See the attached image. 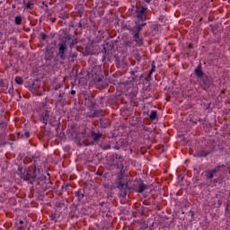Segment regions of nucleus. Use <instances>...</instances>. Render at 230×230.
I'll list each match as a JSON object with an SVG mask.
<instances>
[{
  "label": "nucleus",
  "mask_w": 230,
  "mask_h": 230,
  "mask_svg": "<svg viewBox=\"0 0 230 230\" xmlns=\"http://www.w3.org/2000/svg\"><path fill=\"white\" fill-rule=\"evenodd\" d=\"M18 173L20 174L21 179H23V181H31V184H33L37 179V166L32 164L25 169H22V167L19 166Z\"/></svg>",
  "instance_id": "1"
},
{
  "label": "nucleus",
  "mask_w": 230,
  "mask_h": 230,
  "mask_svg": "<svg viewBox=\"0 0 230 230\" xmlns=\"http://www.w3.org/2000/svg\"><path fill=\"white\" fill-rule=\"evenodd\" d=\"M194 73L198 78L201 80V87L204 91H208L211 85H213V77L207 75L202 71V64L199 63L197 68L194 70Z\"/></svg>",
  "instance_id": "2"
},
{
  "label": "nucleus",
  "mask_w": 230,
  "mask_h": 230,
  "mask_svg": "<svg viewBox=\"0 0 230 230\" xmlns=\"http://www.w3.org/2000/svg\"><path fill=\"white\" fill-rule=\"evenodd\" d=\"M116 184L119 190V195L125 199V197H127V194L130 190V188H128V181L125 180L123 178V175L120 174L119 177V181L116 182Z\"/></svg>",
  "instance_id": "3"
},
{
  "label": "nucleus",
  "mask_w": 230,
  "mask_h": 230,
  "mask_svg": "<svg viewBox=\"0 0 230 230\" xmlns=\"http://www.w3.org/2000/svg\"><path fill=\"white\" fill-rule=\"evenodd\" d=\"M148 12V7L145 5L136 6V10L133 13L134 17H137L138 21H146V13Z\"/></svg>",
  "instance_id": "4"
},
{
  "label": "nucleus",
  "mask_w": 230,
  "mask_h": 230,
  "mask_svg": "<svg viewBox=\"0 0 230 230\" xmlns=\"http://www.w3.org/2000/svg\"><path fill=\"white\" fill-rule=\"evenodd\" d=\"M214 152H215V146L207 145L205 146V147L197 151L194 155V157H208V155H210V154H213Z\"/></svg>",
  "instance_id": "5"
},
{
  "label": "nucleus",
  "mask_w": 230,
  "mask_h": 230,
  "mask_svg": "<svg viewBox=\"0 0 230 230\" xmlns=\"http://www.w3.org/2000/svg\"><path fill=\"white\" fill-rule=\"evenodd\" d=\"M67 51V41H62L58 44V52L57 54V57L60 58V60H66L67 58V55H66V52Z\"/></svg>",
  "instance_id": "6"
},
{
  "label": "nucleus",
  "mask_w": 230,
  "mask_h": 230,
  "mask_svg": "<svg viewBox=\"0 0 230 230\" xmlns=\"http://www.w3.org/2000/svg\"><path fill=\"white\" fill-rule=\"evenodd\" d=\"M220 168H226V165L225 164H222V165H217L216 166L214 169L212 170H207L205 171V176L211 180L215 177H217V175H218V172H220Z\"/></svg>",
  "instance_id": "7"
},
{
  "label": "nucleus",
  "mask_w": 230,
  "mask_h": 230,
  "mask_svg": "<svg viewBox=\"0 0 230 230\" xmlns=\"http://www.w3.org/2000/svg\"><path fill=\"white\" fill-rule=\"evenodd\" d=\"M53 52L51 50H47L45 52V66L46 67H55V65H53Z\"/></svg>",
  "instance_id": "8"
},
{
  "label": "nucleus",
  "mask_w": 230,
  "mask_h": 230,
  "mask_svg": "<svg viewBox=\"0 0 230 230\" xmlns=\"http://www.w3.org/2000/svg\"><path fill=\"white\" fill-rule=\"evenodd\" d=\"M44 181V191H53V182H51V178L50 177H43Z\"/></svg>",
  "instance_id": "9"
},
{
  "label": "nucleus",
  "mask_w": 230,
  "mask_h": 230,
  "mask_svg": "<svg viewBox=\"0 0 230 230\" xmlns=\"http://www.w3.org/2000/svg\"><path fill=\"white\" fill-rule=\"evenodd\" d=\"M85 100V105L88 107V109H95L96 107V102H94V98L93 96L87 95L84 97Z\"/></svg>",
  "instance_id": "10"
},
{
  "label": "nucleus",
  "mask_w": 230,
  "mask_h": 230,
  "mask_svg": "<svg viewBox=\"0 0 230 230\" xmlns=\"http://www.w3.org/2000/svg\"><path fill=\"white\" fill-rule=\"evenodd\" d=\"M40 121H42L44 125H48V121H49V111H45L41 114Z\"/></svg>",
  "instance_id": "11"
},
{
  "label": "nucleus",
  "mask_w": 230,
  "mask_h": 230,
  "mask_svg": "<svg viewBox=\"0 0 230 230\" xmlns=\"http://www.w3.org/2000/svg\"><path fill=\"white\" fill-rule=\"evenodd\" d=\"M75 197L78 199V202H82L84 197H85V190L79 189L77 191H75Z\"/></svg>",
  "instance_id": "12"
},
{
  "label": "nucleus",
  "mask_w": 230,
  "mask_h": 230,
  "mask_svg": "<svg viewBox=\"0 0 230 230\" xmlns=\"http://www.w3.org/2000/svg\"><path fill=\"white\" fill-rule=\"evenodd\" d=\"M100 125L102 128H107V127H111V119L102 118L100 119Z\"/></svg>",
  "instance_id": "13"
},
{
  "label": "nucleus",
  "mask_w": 230,
  "mask_h": 230,
  "mask_svg": "<svg viewBox=\"0 0 230 230\" xmlns=\"http://www.w3.org/2000/svg\"><path fill=\"white\" fill-rule=\"evenodd\" d=\"M139 33H135L133 36V39L135 42L137 44V46H143V37L140 36Z\"/></svg>",
  "instance_id": "14"
},
{
  "label": "nucleus",
  "mask_w": 230,
  "mask_h": 230,
  "mask_svg": "<svg viewBox=\"0 0 230 230\" xmlns=\"http://www.w3.org/2000/svg\"><path fill=\"white\" fill-rule=\"evenodd\" d=\"M102 136H103L102 133H96V132H94V130L91 131V137H92V139H93V141H96V142L100 141V139H102Z\"/></svg>",
  "instance_id": "15"
},
{
  "label": "nucleus",
  "mask_w": 230,
  "mask_h": 230,
  "mask_svg": "<svg viewBox=\"0 0 230 230\" xmlns=\"http://www.w3.org/2000/svg\"><path fill=\"white\" fill-rule=\"evenodd\" d=\"M112 46L111 45H106L103 47L102 49V53H103V60H105L106 58H109V54L111 53L110 49H107V48H111Z\"/></svg>",
  "instance_id": "16"
},
{
  "label": "nucleus",
  "mask_w": 230,
  "mask_h": 230,
  "mask_svg": "<svg viewBox=\"0 0 230 230\" xmlns=\"http://www.w3.org/2000/svg\"><path fill=\"white\" fill-rule=\"evenodd\" d=\"M153 73H155V62L153 61L152 63V68L148 73V76L145 78V80H146L147 82H149V80H151L152 78V75Z\"/></svg>",
  "instance_id": "17"
},
{
  "label": "nucleus",
  "mask_w": 230,
  "mask_h": 230,
  "mask_svg": "<svg viewBox=\"0 0 230 230\" xmlns=\"http://www.w3.org/2000/svg\"><path fill=\"white\" fill-rule=\"evenodd\" d=\"M60 58L58 56L54 58V63H52V66H55V67H57V66H62L64 64V60H60Z\"/></svg>",
  "instance_id": "18"
},
{
  "label": "nucleus",
  "mask_w": 230,
  "mask_h": 230,
  "mask_svg": "<svg viewBox=\"0 0 230 230\" xmlns=\"http://www.w3.org/2000/svg\"><path fill=\"white\" fill-rule=\"evenodd\" d=\"M146 190V185L143 183V181H141L138 183V190L137 191V193H143V191H145Z\"/></svg>",
  "instance_id": "19"
},
{
  "label": "nucleus",
  "mask_w": 230,
  "mask_h": 230,
  "mask_svg": "<svg viewBox=\"0 0 230 230\" xmlns=\"http://www.w3.org/2000/svg\"><path fill=\"white\" fill-rule=\"evenodd\" d=\"M23 4L25 6V8L27 10H33L35 4L31 3V2H28L26 3V0H23Z\"/></svg>",
  "instance_id": "20"
},
{
  "label": "nucleus",
  "mask_w": 230,
  "mask_h": 230,
  "mask_svg": "<svg viewBox=\"0 0 230 230\" xmlns=\"http://www.w3.org/2000/svg\"><path fill=\"white\" fill-rule=\"evenodd\" d=\"M14 22L15 24H17V26H21V24H22V16L21 15L16 16Z\"/></svg>",
  "instance_id": "21"
},
{
  "label": "nucleus",
  "mask_w": 230,
  "mask_h": 230,
  "mask_svg": "<svg viewBox=\"0 0 230 230\" xmlns=\"http://www.w3.org/2000/svg\"><path fill=\"white\" fill-rule=\"evenodd\" d=\"M141 30H143V27L140 24L134 27V32L138 33V35H141Z\"/></svg>",
  "instance_id": "22"
},
{
  "label": "nucleus",
  "mask_w": 230,
  "mask_h": 230,
  "mask_svg": "<svg viewBox=\"0 0 230 230\" xmlns=\"http://www.w3.org/2000/svg\"><path fill=\"white\" fill-rule=\"evenodd\" d=\"M145 229H148V225H146V223L145 222H140L138 224V230H145Z\"/></svg>",
  "instance_id": "23"
},
{
  "label": "nucleus",
  "mask_w": 230,
  "mask_h": 230,
  "mask_svg": "<svg viewBox=\"0 0 230 230\" xmlns=\"http://www.w3.org/2000/svg\"><path fill=\"white\" fill-rule=\"evenodd\" d=\"M100 116V111L98 110H94L93 112L88 115V118H98Z\"/></svg>",
  "instance_id": "24"
},
{
  "label": "nucleus",
  "mask_w": 230,
  "mask_h": 230,
  "mask_svg": "<svg viewBox=\"0 0 230 230\" xmlns=\"http://www.w3.org/2000/svg\"><path fill=\"white\" fill-rule=\"evenodd\" d=\"M149 118L151 121H154V119H157V111H152Z\"/></svg>",
  "instance_id": "25"
},
{
  "label": "nucleus",
  "mask_w": 230,
  "mask_h": 230,
  "mask_svg": "<svg viewBox=\"0 0 230 230\" xmlns=\"http://www.w3.org/2000/svg\"><path fill=\"white\" fill-rule=\"evenodd\" d=\"M14 80H15L16 84H18V85H22V84H23V82H24V81L22 79L21 76H16Z\"/></svg>",
  "instance_id": "26"
},
{
  "label": "nucleus",
  "mask_w": 230,
  "mask_h": 230,
  "mask_svg": "<svg viewBox=\"0 0 230 230\" xmlns=\"http://www.w3.org/2000/svg\"><path fill=\"white\" fill-rule=\"evenodd\" d=\"M66 93H59V95H58V102H59L60 103H64V95H65Z\"/></svg>",
  "instance_id": "27"
},
{
  "label": "nucleus",
  "mask_w": 230,
  "mask_h": 230,
  "mask_svg": "<svg viewBox=\"0 0 230 230\" xmlns=\"http://www.w3.org/2000/svg\"><path fill=\"white\" fill-rule=\"evenodd\" d=\"M5 139H6V137H5L4 133H0V141H1V143H6Z\"/></svg>",
  "instance_id": "28"
},
{
  "label": "nucleus",
  "mask_w": 230,
  "mask_h": 230,
  "mask_svg": "<svg viewBox=\"0 0 230 230\" xmlns=\"http://www.w3.org/2000/svg\"><path fill=\"white\" fill-rule=\"evenodd\" d=\"M76 44H78V40H76V39L73 40V41L70 43V48L71 49L75 48V46H76Z\"/></svg>",
  "instance_id": "29"
},
{
  "label": "nucleus",
  "mask_w": 230,
  "mask_h": 230,
  "mask_svg": "<svg viewBox=\"0 0 230 230\" xmlns=\"http://www.w3.org/2000/svg\"><path fill=\"white\" fill-rule=\"evenodd\" d=\"M103 75L95 77V82H97V84H102V82H103Z\"/></svg>",
  "instance_id": "30"
},
{
  "label": "nucleus",
  "mask_w": 230,
  "mask_h": 230,
  "mask_svg": "<svg viewBox=\"0 0 230 230\" xmlns=\"http://www.w3.org/2000/svg\"><path fill=\"white\" fill-rule=\"evenodd\" d=\"M102 150H111V145L107 144V145L102 146Z\"/></svg>",
  "instance_id": "31"
},
{
  "label": "nucleus",
  "mask_w": 230,
  "mask_h": 230,
  "mask_svg": "<svg viewBox=\"0 0 230 230\" xmlns=\"http://www.w3.org/2000/svg\"><path fill=\"white\" fill-rule=\"evenodd\" d=\"M0 128H6V122H0Z\"/></svg>",
  "instance_id": "32"
},
{
  "label": "nucleus",
  "mask_w": 230,
  "mask_h": 230,
  "mask_svg": "<svg viewBox=\"0 0 230 230\" xmlns=\"http://www.w3.org/2000/svg\"><path fill=\"white\" fill-rule=\"evenodd\" d=\"M125 46H128V48H131L132 47V41H126Z\"/></svg>",
  "instance_id": "33"
},
{
  "label": "nucleus",
  "mask_w": 230,
  "mask_h": 230,
  "mask_svg": "<svg viewBox=\"0 0 230 230\" xmlns=\"http://www.w3.org/2000/svg\"><path fill=\"white\" fill-rule=\"evenodd\" d=\"M135 58L137 61L141 60V55H139V53H137Z\"/></svg>",
  "instance_id": "34"
},
{
  "label": "nucleus",
  "mask_w": 230,
  "mask_h": 230,
  "mask_svg": "<svg viewBox=\"0 0 230 230\" xmlns=\"http://www.w3.org/2000/svg\"><path fill=\"white\" fill-rule=\"evenodd\" d=\"M75 27L80 28V30H82V22H79L78 23H76Z\"/></svg>",
  "instance_id": "35"
},
{
  "label": "nucleus",
  "mask_w": 230,
  "mask_h": 230,
  "mask_svg": "<svg viewBox=\"0 0 230 230\" xmlns=\"http://www.w3.org/2000/svg\"><path fill=\"white\" fill-rule=\"evenodd\" d=\"M48 35H46V34H42L41 33V40H47L48 39Z\"/></svg>",
  "instance_id": "36"
},
{
  "label": "nucleus",
  "mask_w": 230,
  "mask_h": 230,
  "mask_svg": "<svg viewBox=\"0 0 230 230\" xmlns=\"http://www.w3.org/2000/svg\"><path fill=\"white\" fill-rule=\"evenodd\" d=\"M23 137H25V139H28V137H30V132L26 131L23 135Z\"/></svg>",
  "instance_id": "37"
},
{
  "label": "nucleus",
  "mask_w": 230,
  "mask_h": 230,
  "mask_svg": "<svg viewBox=\"0 0 230 230\" xmlns=\"http://www.w3.org/2000/svg\"><path fill=\"white\" fill-rule=\"evenodd\" d=\"M0 87H4V80L0 79Z\"/></svg>",
  "instance_id": "38"
},
{
  "label": "nucleus",
  "mask_w": 230,
  "mask_h": 230,
  "mask_svg": "<svg viewBox=\"0 0 230 230\" xmlns=\"http://www.w3.org/2000/svg\"><path fill=\"white\" fill-rule=\"evenodd\" d=\"M60 87H61L60 84H57V85L55 86V91H58V89H60Z\"/></svg>",
  "instance_id": "39"
},
{
  "label": "nucleus",
  "mask_w": 230,
  "mask_h": 230,
  "mask_svg": "<svg viewBox=\"0 0 230 230\" xmlns=\"http://www.w3.org/2000/svg\"><path fill=\"white\" fill-rule=\"evenodd\" d=\"M115 158L116 159H121V155H118V154H115Z\"/></svg>",
  "instance_id": "40"
},
{
  "label": "nucleus",
  "mask_w": 230,
  "mask_h": 230,
  "mask_svg": "<svg viewBox=\"0 0 230 230\" xmlns=\"http://www.w3.org/2000/svg\"><path fill=\"white\" fill-rule=\"evenodd\" d=\"M188 48H189L190 49H193V44L190 43V44L188 46Z\"/></svg>",
  "instance_id": "41"
},
{
  "label": "nucleus",
  "mask_w": 230,
  "mask_h": 230,
  "mask_svg": "<svg viewBox=\"0 0 230 230\" xmlns=\"http://www.w3.org/2000/svg\"><path fill=\"white\" fill-rule=\"evenodd\" d=\"M70 93L73 94V95H75V94H76V91L72 90V91L70 92Z\"/></svg>",
  "instance_id": "42"
},
{
  "label": "nucleus",
  "mask_w": 230,
  "mask_h": 230,
  "mask_svg": "<svg viewBox=\"0 0 230 230\" xmlns=\"http://www.w3.org/2000/svg\"><path fill=\"white\" fill-rule=\"evenodd\" d=\"M119 148H120V147H119V146H118V145H116V146H114V149H115V150H119Z\"/></svg>",
  "instance_id": "43"
},
{
  "label": "nucleus",
  "mask_w": 230,
  "mask_h": 230,
  "mask_svg": "<svg viewBox=\"0 0 230 230\" xmlns=\"http://www.w3.org/2000/svg\"><path fill=\"white\" fill-rule=\"evenodd\" d=\"M140 25L143 28V27L146 26V22H142V23H140Z\"/></svg>",
  "instance_id": "44"
},
{
  "label": "nucleus",
  "mask_w": 230,
  "mask_h": 230,
  "mask_svg": "<svg viewBox=\"0 0 230 230\" xmlns=\"http://www.w3.org/2000/svg\"><path fill=\"white\" fill-rule=\"evenodd\" d=\"M70 58H76V54H72V55L70 56Z\"/></svg>",
  "instance_id": "45"
},
{
  "label": "nucleus",
  "mask_w": 230,
  "mask_h": 230,
  "mask_svg": "<svg viewBox=\"0 0 230 230\" xmlns=\"http://www.w3.org/2000/svg\"><path fill=\"white\" fill-rule=\"evenodd\" d=\"M190 121L193 123V125H197V120L190 119Z\"/></svg>",
  "instance_id": "46"
},
{
  "label": "nucleus",
  "mask_w": 230,
  "mask_h": 230,
  "mask_svg": "<svg viewBox=\"0 0 230 230\" xmlns=\"http://www.w3.org/2000/svg\"><path fill=\"white\" fill-rule=\"evenodd\" d=\"M17 230H24V227L22 226H19Z\"/></svg>",
  "instance_id": "47"
},
{
  "label": "nucleus",
  "mask_w": 230,
  "mask_h": 230,
  "mask_svg": "<svg viewBox=\"0 0 230 230\" xmlns=\"http://www.w3.org/2000/svg\"><path fill=\"white\" fill-rule=\"evenodd\" d=\"M146 3L150 4L152 3V0H144Z\"/></svg>",
  "instance_id": "48"
},
{
  "label": "nucleus",
  "mask_w": 230,
  "mask_h": 230,
  "mask_svg": "<svg viewBox=\"0 0 230 230\" xmlns=\"http://www.w3.org/2000/svg\"><path fill=\"white\" fill-rule=\"evenodd\" d=\"M19 224H20V226H22V224H24V221L20 220V221H19Z\"/></svg>",
  "instance_id": "49"
},
{
  "label": "nucleus",
  "mask_w": 230,
  "mask_h": 230,
  "mask_svg": "<svg viewBox=\"0 0 230 230\" xmlns=\"http://www.w3.org/2000/svg\"><path fill=\"white\" fill-rule=\"evenodd\" d=\"M130 75H136V72H135V71H131V72H130Z\"/></svg>",
  "instance_id": "50"
},
{
  "label": "nucleus",
  "mask_w": 230,
  "mask_h": 230,
  "mask_svg": "<svg viewBox=\"0 0 230 230\" xmlns=\"http://www.w3.org/2000/svg\"><path fill=\"white\" fill-rule=\"evenodd\" d=\"M67 188H69V184H66V185L65 186V190H67Z\"/></svg>",
  "instance_id": "51"
},
{
  "label": "nucleus",
  "mask_w": 230,
  "mask_h": 230,
  "mask_svg": "<svg viewBox=\"0 0 230 230\" xmlns=\"http://www.w3.org/2000/svg\"><path fill=\"white\" fill-rule=\"evenodd\" d=\"M104 204H105V202H101V203H99V206L103 207Z\"/></svg>",
  "instance_id": "52"
},
{
  "label": "nucleus",
  "mask_w": 230,
  "mask_h": 230,
  "mask_svg": "<svg viewBox=\"0 0 230 230\" xmlns=\"http://www.w3.org/2000/svg\"><path fill=\"white\" fill-rule=\"evenodd\" d=\"M83 143H84V146H89L88 143H85L84 141H83Z\"/></svg>",
  "instance_id": "53"
},
{
  "label": "nucleus",
  "mask_w": 230,
  "mask_h": 230,
  "mask_svg": "<svg viewBox=\"0 0 230 230\" xmlns=\"http://www.w3.org/2000/svg\"><path fill=\"white\" fill-rule=\"evenodd\" d=\"M2 145L4 146V145H6V143H2V142L0 141V146H1Z\"/></svg>",
  "instance_id": "54"
},
{
  "label": "nucleus",
  "mask_w": 230,
  "mask_h": 230,
  "mask_svg": "<svg viewBox=\"0 0 230 230\" xmlns=\"http://www.w3.org/2000/svg\"><path fill=\"white\" fill-rule=\"evenodd\" d=\"M42 4H44V6H48V4H46V2H42Z\"/></svg>",
  "instance_id": "55"
},
{
  "label": "nucleus",
  "mask_w": 230,
  "mask_h": 230,
  "mask_svg": "<svg viewBox=\"0 0 230 230\" xmlns=\"http://www.w3.org/2000/svg\"><path fill=\"white\" fill-rule=\"evenodd\" d=\"M12 91H13V88L9 89V93H12Z\"/></svg>",
  "instance_id": "56"
},
{
  "label": "nucleus",
  "mask_w": 230,
  "mask_h": 230,
  "mask_svg": "<svg viewBox=\"0 0 230 230\" xmlns=\"http://www.w3.org/2000/svg\"><path fill=\"white\" fill-rule=\"evenodd\" d=\"M190 215H191V217H193V215H194L193 211H190Z\"/></svg>",
  "instance_id": "57"
},
{
  "label": "nucleus",
  "mask_w": 230,
  "mask_h": 230,
  "mask_svg": "<svg viewBox=\"0 0 230 230\" xmlns=\"http://www.w3.org/2000/svg\"><path fill=\"white\" fill-rule=\"evenodd\" d=\"M86 47L91 48V47H92V45H91V44H88Z\"/></svg>",
  "instance_id": "58"
},
{
  "label": "nucleus",
  "mask_w": 230,
  "mask_h": 230,
  "mask_svg": "<svg viewBox=\"0 0 230 230\" xmlns=\"http://www.w3.org/2000/svg\"><path fill=\"white\" fill-rule=\"evenodd\" d=\"M55 21H56V19L54 18V19H52V22H55Z\"/></svg>",
  "instance_id": "59"
},
{
  "label": "nucleus",
  "mask_w": 230,
  "mask_h": 230,
  "mask_svg": "<svg viewBox=\"0 0 230 230\" xmlns=\"http://www.w3.org/2000/svg\"><path fill=\"white\" fill-rule=\"evenodd\" d=\"M66 39H67L69 40L71 38H66Z\"/></svg>",
  "instance_id": "60"
},
{
  "label": "nucleus",
  "mask_w": 230,
  "mask_h": 230,
  "mask_svg": "<svg viewBox=\"0 0 230 230\" xmlns=\"http://www.w3.org/2000/svg\"><path fill=\"white\" fill-rule=\"evenodd\" d=\"M13 8H15V5H13Z\"/></svg>",
  "instance_id": "61"
}]
</instances>
